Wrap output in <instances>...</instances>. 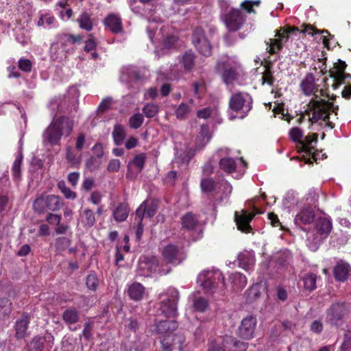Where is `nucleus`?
<instances>
[{
	"mask_svg": "<svg viewBox=\"0 0 351 351\" xmlns=\"http://www.w3.org/2000/svg\"><path fill=\"white\" fill-rule=\"evenodd\" d=\"M143 123V117L140 113H136L129 119L130 126L134 129L139 128Z\"/></svg>",
	"mask_w": 351,
	"mask_h": 351,
	"instance_id": "obj_52",
	"label": "nucleus"
},
{
	"mask_svg": "<svg viewBox=\"0 0 351 351\" xmlns=\"http://www.w3.org/2000/svg\"><path fill=\"white\" fill-rule=\"evenodd\" d=\"M128 293L130 299L139 301L144 296L145 287L139 282H134L129 287Z\"/></svg>",
	"mask_w": 351,
	"mask_h": 351,
	"instance_id": "obj_25",
	"label": "nucleus"
},
{
	"mask_svg": "<svg viewBox=\"0 0 351 351\" xmlns=\"http://www.w3.org/2000/svg\"><path fill=\"white\" fill-rule=\"evenodd\" d=\"M77 21L80 27L86 31H90L93 28V23L88 14L83 13L80 15Z\"/></svg>",
	"mask_w": 351,
	"mask_h": 351,
	"instance_id": "obj_40",
	"label": "nucleus"
},
{
	"mask_svg": "<svg viewBox=\"0 0 351 351\" xmlns=\"http://www.w3.org/2000/svg\"><path fill=\"white\" fill-rule=\"evenodd\" d=\"M210 139L209 127L207 125H202L196 137V145L203 147Z\"/></svg>",
	"mask_w": 351,
	"mask_h": 351,
	"instance_id": "obj_27",
	"label": "nucleus"
},
{
	"mask_svg": "<svg viewBox=\"0 0 351 351\" xmlns=\"http://www.w3.org/2000/svg\"><path fill=\"white\" fill-rule=\"evenodd\" d=\"M120 161L117 159H112L110 160L107 170L110 172H117L120 169Z\"/></svg>",
	"mask_w": 351,
	"mask_h": 351,
	"instance_id": "obj_62",
	"label": "nucleus"
},
{
	"mask_svg": "<svg viewBox=\"0 0 351 351\" xmlns=\"http://www.w3.org/2000/svg\"><path fill=\"white\" fill-rule=\"evenodd\" d=\"M257 320L254 315H247L241 322L238 329V335L243 339L250 340L254 337Z\"/></svg>",
	"mask_w": 351,
	"mask_h": 351,
	"instance_id": "obj_9",
	"label": "nucleus"
},
{
	"mask_svg": "<svg viewBox=\"0 0 351 351\" xmlns=\"http://www.w3.org/2000/svg\"><path fill=\"white\" fill-rule=\"evenodd\" d=\"M54 120L59 130L62 132V136H69L71 134L73 128V120L66 116H61Z\"/></svg>",
	"mask_w": 351,
	"mask_h": 351,
	"instance_id": "obj_21",
	"label": "nucleus"
},
{
	"mask_svg": "<svg viewBox=\"0 0 351 351\" xmlns=\"http://www.w3.org/2000/svg\"><path fill=\"white\" fill-rule=\"evenodd\" d=\"M66 159L73 165H78L81 162L80 156H77L70 147L66 148Z\"/></svg>",
	"mask_w": 351,
	"mask_h": 351,
	"instance_id": "obj_51",
	"label": "nucleus"
},
{
	"mask_svg": "<svg viewBox=\"0 0 351 351\" xmlns=\"http://www.w3.org/2000/svg\"><path fill=\"white\" fill-rule=\"evenodd\" d=\"M181 63L185 70H191L195 64V54L191 51L185 52L182 56Z\"/></svg>",
	"mask_w": 351,
	"mask_h": 351,
	"instance_id": "obj_36",
	"label": "nucleus"
},
{
	"mask_svg": "<svg viewBox=\"0 0 351 351\" xmlns=\"http://www.w3.org/2000/svg\"><path fill=\"white\" fill-rule=\"evenodd\" d=\"M143 112L148 118H152L155 117L158 112V106L156 104L149 103L147 104L143 108Z\"/></svg>",
	"mask_w": 351,
	"mask_h": 351,
	"instance_id": "obj_49",
	"label": "nucleus"
},
{
	"mask_svg": "<svg viewBox=\"0 0 351 351\" xmlns=\"http://www.w3.org/2000/svg\"><path fill=\"white\" fill-rule=\"evenodd\" d=\"M61 219L60 215L49 213L46 217V221L50 224L59 225Z\"/></svg>",
	"mask_w": 351,
	"mask_h": 351,
	"instance_id": "obj_63",
	"label": "nucleus"
},
{
	"mask_svg": "<svg viewBox=\"0 0 351 351\" xmlns=\"http://www.w3.org/2000/svg\"><path fill=\"white\" fill-rule=\"evenodd\" d=\"M240 64L236 62L226 60L218 61L215 66L216 72L221 76L226 84H232L239 76Z\"/></svg>",
	"mask_w": 351,
	"mask_h": 351,
	"instance_id": "obj_4",
	"label": "nucleus"
},
{
	"mask_svg": "<svg viewBox=\"0 0 351 351\" xmlns=\"http://www.w3.org/2000/svg\"><path fill=\"white\" fill-rule=\"evenodd\" d=\"M129 213L128 205L123 203L120 204L113 212V216L117 221H125Z\"/></svg>",
	"mask_w": 351,
	"mask_h": 351,
	"instance_id": "obj_33",
	"label": "nucleus"
},
{
	"mask_svg": "<svg viewBox=\"0 0 351 351\" xmlns=\"http://www.w3.org/2000/svg\"><path fill=\"white\" fill-rule=\"evenodd\" d=\"M298 27H291L285 26L280 27L276 31L275 38H269L266 43L268 52L270 54H276L280 51L284 45H285L289 39L290 34L295 32H298Z\"/></svg>",
	"mask_w": 351,
	"mask_h": 351,
	"instance_id": "obj_5",
	"label": "nucleus"
},
{
	"mask_svg": "<svg viewBox=\"0 0 351 351\" xmlns=\"http://www.w3.org/2000/svg\"><path fill=\"white\" fill-rule=\"evenodd\" d=\"M159 261L154 256L143 257L140 262L139 268L142 270V275L149 276L152 273L158 270Z\"/></svg>",
	"mask_w": 351,
	"mask_h": 351,
	"instance_id": "obj_14",
	"label": "nucleus"
},
{
	"mask_svg": "<svg viewBox=\"0 0 351 351\" xmlns=\"http://www.w3.org/2000/svg\"><path fill=\"white\" fill-rule=\"evenodd\" d=\"M238 261L239 267L249 271L254 265V255L252 252L245 251L239 254Z\"/></svg>",
	"mask_w": 351,
	"mask_h": 351,
	"instance_id": "obj_22",
	"label": "nucleus"
},
{
	"mask_svg": "<svg viewBox=\"0 0 351 351\" xmlns=\"http://www.w3.org/2000/svg\"><path fill=\"white\" fill-rule=\"evenodd\" d=\"M71 245V240L65 237H58L56 240L55 247L56 250L62 252L67 249Z\"/></svg>",
	"mask_w": 351,
	"mask_h": 351,
	"instance_id": "obj_50",
	"label": "nucleus"
},
{
	"mask_svg": "<svg viewBox=\"0 0 351 351\" xmlns=\"http://www.w3.org/2000/svg\"><path fill=\"white\" fill-rule=\"evenodd\" d=\"M162 349L164 351H171L173 343L170 339V336L162 337L160 341Z\"/></svg>",
	"mask_w": 351,
	"mask_h": 351,
	"instance_id": "obj_60",
	"label": "nucleus"
},
{
	"mask_svg": "<svg viewBox=\"0 0 351 351\" xmlns=\"http://www.w3.org/2000/svg\"><path fill=\"white\" fill-rule=\"evenodd\" d=\"M289 136L294 142H298L300 143L303 136V132L300 128H293L289 131Z\"/></svg>",
	"mask_w": 351,
	"mask_h": 351,
	"instance_id": "obj_54",
	"label": "nucleus"
},
{
	"mask_svg": "<svg viewBox=\"0 0 351 351\" xmlns=\"http://www.w3.org/2000/svg\"><path fill=\"white\" fill-rule=\"evenodd\" d=\"M193 43L202 55L209 57L212 54V47L206 38L204 31L202 27H197L194 29L192 36Z\"/></svg>",
	"mask_w": 351,
	"mask_h": 351,
	"instance_id": "obj_8",
	"label": "nucleus"
},
{
	"mask_svg": "<svg viewBox=\"0 0 351 351\" xmlns=\"http://www.w3.org/2000/svg\"><path fill=\"white\" fill-rule=\"evenodd\" d=\"M112 99L110 97H108L104 99L98 107V109H97L98 113H104L106 110H108L110 108V107L112 104Z\"/></svg>",
	"mask_w": 351,
	"mask_h": 351,
	"instance_id": "obj_57",
	"label": "nucleus"
},
{
	"mask_svg": "<svg viewBox=\"0 0 351 351\" xmlns=\"http://www.w3.org/2000/svg\"><path fill=\"white\" fill-rule=\"evenodd\" d=\"M317 276L315 274H306L303 277V284L305 289L312 291L316 288Z\"/></svg>",
	"mask_w": 351,
	"mask_h": 351,
	"instance_id": "obj_38",
	"label": "nucleus"
},
{
	"mask_svg": "<svg viewBox=\"0 0 351 351\" xmlns=\"http://www.w3.org/2000/svg\"><path fill=\"white\" fill-rule=\"evenodd\" d=\"M12 303L7 298L0 299V319H5L11 313Z\"/></svg>",
	"mask_w": 351,
	"mask_h": 351,
	"instance_id": "obj_31",
	"label": "nucleus"
},
{
	"mask_svg": "<svg viewBox=\"0 0 351 351\" xmlns=\"http://www.w3.org/2000/svg\"><path fill=\"white\" fill-rule=\"evenodd\" d=\"M81 221L84 226L92 227L95 223L94 212L90 208H86L80 215Z\"/></svg>",
	"mask_w": 351,
	"mask_h": 351,
	"instance_id": "obj_35",
	"label": "nucleus"
},
{
	"mask_svg": "<svg viewBox=\"0 0 351 351\" xmlns=\"http://www.w3.org/2000/svg\"><path fill=\"white\" fill-rule=\"evenodd\" d=\"M62 317L66 324H74L80 319V312L75 308L71 307L63 312Z\"/></svg>",
	"mask_w": 351,
	"mask_h": 351,
	"instance_id": "obj_26",
	"label": "nucleus"
},
{
	"mask_svg": "<svg viewBox=\"0 0 351 351\" xmlns=\"http://www.w3.org/2000/svg\"><path fill=\"white\" fill-rule=\"evenodd\" d=\"M161 300L160 310L167 317L175 318L178 315L177 303L179 300V292L173 287H169L166 292L159 295Z\"/></svg>",
	"mask_w": 351,
	"mask_h": 351,
	"instance_id": "obj_2",
	"label": "nucleus"
},
{
	"mask_svg": "<svg viewBox=\"0 0 351 351\" xmlns=\"http://www.w3.org/2000/svg\"><path fill=\"white\" fill-rule=\"evenodd\" d=\"M29 323V317L27 314L23 313L15 323V337L18 339L25 338L27 335V330Z\"/></svg>",
	"mask_w": 351,
	"mask_h": 351,
	"instance_id": "obj_19",
	"label": "nucleus"
},
{
	"mask_svg": "<svg viewBox=\"0 0 351 351\" xmlns=\"http://www.w3.org/2000/svg\"><path fill=\"white\" fill-rule=\"evenodd\" d=\"M193 304L194 308L199 312H204L208 307V300L203 297L195 298Z\"/></svg>",
	"mask_w": 351,
	"mask_h": 351,
	"instance_id": "obj_44",
	"label": "nucleus"
},
{
	"mask_svg": "<svg viewBox=\"0 0 351 351\" xmlns=\"http://www.w3.org/2000/svg\"><path fill=\"white\" fill-rule=\"evenodd\" d=\"M219 166L224 171L230 173L235 171L236 163L231 158H223L219 161Z\"/></svg>",
	"mask_w": 351,
	"mask_h": 351,
	"instance_id": "obj_39",
	"label": "nucleus"
},
{
	"mask_svg": "<svg viewBox=\"0 0 351 351\" xmlns=\"http://www.w3.org/2000/svg\"><path fill=\"white\" fill-rule=\"evenodd\" d=\"M230 279L232 280V287L234 291H239L244 288L247 284L246 277L239 273L235 272L231 274Z\"/></svg>",
	"mask_w": 351,
	"mask_h": 351,
	"instance_id": "obj_29",
	"label": "nucleus"
},
{
	"mask_svg": "<svg viewBox=\"0 0 351 351\" xmlns=\"http://www.w3.org/2000/svg\"><path fill=\"white\" fill-rule=\"evenodd\" d=\"M23 154L22 152H20L16 158L15 160L14 161L12 165V174L14 178L17 180L21 178V166L23 161Z\"/></svg>",
	"mask_w": 351,
	"mask_h": 351,
	"instance_id": "obj_41",
	"label": "nucleus"
},
{
	"mask_svg": "<svg viewBox=\"0 0 351 351\" xmlns=\"http://www.w3.org/2000/svg\"><path fill=\"white\" fill-rule=\"evenodd\" d=\"M33 208L38 213H43L47 209L46 197L41 196L37 198L33 204Z\"/></svg>",
	"mask_w": 351,
	"mask_h": 351,
	"instance_id": "obj_45",
	"label": "nucleus"
},
{
	"mask_svg": "<svg viewBox=\"0 0 351 351\" xmlns=\"http://www.w3.org/2000/svg\"><path fill=\"white\" fill-rule=\"evenodd\" d=\"M254 216V214L250 213L245 210H242L241 213L238 211H235L234 221L238 230L245 233L250 232L252 230L250 222Z\"/></svg>",
	"mask_w": 351,
	"mask_h": 351,
	"instance_id": "obj_13",
	"label": "nucleus"
},
{
	"mask_svg": "<svg viewBox=\"0 0 351 351\" xmlns=\"http://www.w3.org/2000/svg\"><path fill=\"white\" fill-rule=\"evenodd\" d=\"M333 272L337 280L344 282L351 274V267L348 263L339 261L334 267Z\"/></svg>",
	"mask_w": 351,
	"mask_h": 351,
	"instance_id": "obj_17",
	"label": "nucleus"
},
{
	"mask_svg": "<svg viewBox=\"0 0 351 351\" xmlns=\"http://www.w3.org/2000/svg\"><path fill=\"white\" fill-rule=\"evenodd\" d=\"M182 228L193 230L198 225V219L195 215L187 213L181 219Z\"/></svg>",
	"mask_w": 351,
	"mask_h": 351,
	"instance_id": "obj_28",
	"label": "nucleus"
},
{
	"mask_svg": "<svg viewBox=\"0 0 351 351\" xmlns=\"http://www.w3.org/2000/svg\"><path fill=\"white\" fill-rule=\"evenodd\" d=\"M145 159L146 156L144 154L137 155L133 159L134 165L139 169V171H141L143 169Z\"/></svg>",
	"mask_w": 351,
	"mask_h": 351,
	"instance_id": "obj_58",
	"label": "nucleus"
},
{
	"mask_svg": "<svg viewBox=\"0 0 351 351\" xmlns=\"http://www.w3.org/2000/svg\"><path fill=\"white\" fill-rule=\"evenodd\" d=\"M158 208V201L156 199H146L137 208L136 211V217L140 220L144 217L152 218L155 215Z\"/></svg>",
	"mask_w": 351,
	"mask_h": 351,
	"instance_id": "obj_12",
	"label": "nucleus"
},
{
	"mask_svg": "<svg viewBox=\"0 0 351 351\" xmlns=\"http://www.w3.org/2000/svg\"><path fill=\"white\" fill-rule=\"evenodd\" d=\"M230 341V342L233 344V346L235 348V351H245L247 348V343L238 341L237 339H232V337H229L227 339V341Z\"/></svg>",
	"mask_w": 351,
	"mask_h": 351,
	"instance_id": "obj_56",
	"label": "nucleus"
},
{
	"mask_svg": "<svg viewBox=\"0 0 351 351\" xmlns=\"http://www.w3.org/2000/svg\"><path fill=\"white\" fill-rule=\"evenodd\" d=\"M58 188L64 194L66 199H74L76 198V193L68 188L64 180L59 181L58 183Z\"/></svg>",
	"mask_w": 351,
	"mask_h": 351,
	"instance_id": "obj_43",
	"label": "nucleus"
},
{
	"mask_svg": "<svg viewBox=\"0 0 351 351\" xmlns=\"http://www.w3.org/2000/svg\"><path fill=\"white\" fill-rule=\"evenodd\" d=\"M112 136L114 143L117 145H120L123 143L125 138V134L124 128L121 125H115L112 132Z\"/></svg>",
	"mask_w": 351,
	"mask_h": 351,
	"instance_id": "obj_37",
	"label": "nucleus"
},
{
	"mask_svg": "<svg viewBox=\"0 0 351 351\" xmlns=\"http://www.w3.org/2000/svg\"><path fill=\"white\" fill-rule=\"evenodd\" d=\"M229 108L234 111L244 113L239 118H244L252 108V99L246 93L238 92L233 94L229 100Z\"/></svg>",
	"mask_w": 351,
	"mask_h": 351,
	"instance_id": "obj_6",
	"label": "nucleus"
},
{
	"mask_svg": "<svg viewBox=\"0 0 351 351\" xmlns=\"http://www.w3.org/2000/svg\"><path fill=\"white\" fill-rule=\"evenodd\" d=\"M178 327V323L174 321L165 320L157 322L154 326V332L161 335V337L170 336Z\"/></svg>",
	"mask_w": 351,
	"mask_h": 351,
	"instance_id": "obj_16",
	"label": "nucleus"
},
{
	"mask_svg": "<svg viewBox=\"0 0 351 351\" xmlns=\"http://www.w3.org/2000/svg\"><path fill=\"white\" fill-rule=\"evenodd\" d=\"M300 87L304 94L310 95L318 90L315 84V77L312 73H308L304 79L301 82Z\"/></svg>",
	"mask_w": 351,
	"mask_h": 351,
	"instance_id": "obj_24",
	"label": "nucleus"
},
{
	"mask_svg": "<svg viewBox=\"0 0 351 351\" xmlns=\"http://www.w3.org/2000/svg\"><path fill=\"white\" fill-rule=\"evenodd\" d=\"M323 239L324 238L319 234L315 235L313 232H309L306 239L307 245L311 251L315 252L319 248Z\"/></svg>",
	"mask_w": 351,
	"mask_h": 351,
	"instance_id": "obj_34",
	"label": "nucleus"
},
{
	"mask_svg": "<svg viewBox=\"0 0 351 351\" xmlns=\"http://www.w3.org/2000/svg\"><path fill=\"white\" fill-rule=\"evenodd\" d=\"M317 138L318 135L317 134H308L304 140L301 141L300 144L306 152L311 154L317 143Z\"/></svg>",
	"mask_w": 351,
	"mask_h": 351,
	"instance_id": "obj_30",
	"label": "nucleus"
},
{
	"mask_svg": "<svg viewBox=\"0 0 351 351\" xmlns=\"http://www.w3.org/2000/svg\"><path fill=\"white\" fill-rule=\"evenodd\" d=\"M346 66L347 65L345 62L339 60V62L335 64L337 71L335 73L332 75V77H335L337 80L343 81L344 80V71Z\"/></svg>",
	"mask_w": 351,
	"mask_h": 351,
	"instance_id": "obj_46",
	"label": "nucleus"
},
{
	"mask_svg": "<svg viewBox=\"0 0 351 351\" xmlns=\"http://www.w3.org/2000/svg\"><path fill=\"white\" fill-rule=\"evenodd\" d=\"M47 207L51 211L59 210L63 206L60 197L54 195L46 196Z\"/></svg>",
	"mask_w": 351,
	"mask_h": 351,
	"instance_id": "obj_32",
	"label": "nucleus"
},
{
	"mask_svg": "<svg viewBox=\"0 0 351 351\" xmlns=\"http://www.w3.org/2000/svg\"><path fill=\"white\" fill-rule=\"evenodd\" d=\"M348 311L342 303H334L326 311V322L332 326H338Z\"/></svg>",
	"mask_w": 351,
	"mask_h": 351,
	"instance_id": "obj_10",
	"label": "nucleus"
},
{
	"mask_svg": "<svg viewBox=\"0 0 351 351\" xmlns=\"http://www.w3.org/2000/svg\"><path fill=\"white\" fill-rule=\"evenodd\" d=\"M315 219V211L311 206L302 208L295 217L294 221L297 225L309 224Z\"/></svg>",
	"mask_w": 351,
	"mask_h": 351,
	"instance_id": "obj_18",
	"label": "nucleus"
},
{
	"mask_svg": "<svg viewBox=\"0 0 351 351\" xmlns=\"http://www.w3.org/2000/svg\"><path fill=\"white\" fill-rule=\"evenodd\" d=\"M19 67L26 72H29L32 69V62L28 59H21L19 62Z\"/></svg>",
	"mask_w": 351,
	"mask_h": 351,
	"instance_id": "obj_64",
	"label": "nucleus"
},
{
	"mask_svg": "<svg viewBox=\"0 0 351 351\" xmlns=\"http://www.w3.org/2000/svg\"><path fill=\"white\" fill-rule=\"evenodd\" d=\"M44 347V341L39 336L35 337L28 346V351H42Z\"/></svg>",
	"mask_w": 351,
	"mask_h": 351,
	"instance_id": "obj_48",
	"label": "nucleus"
},
{
	"mask_svg": "<svg viewBox=\"0 0 351 351\" xmlns=\"http://www.w3.org/2000/svg\"><path fill=\"white\" fill-rule=\"evenodd\" d=\"M338 109V106H335L328 101L313 98L308 104V110L312 112V117L309 120L315 122L323 121L326 125L332 128V123L329 121L330 112L337 114Z\"/></svg>",
	"mask_w": 351,
	"mask_h": 351,
	"instance_id": "obj_1",
	"label": "nucleus"
},
{
	"mask_svg": "<svg viewBox=\"0 0 351 351\" xmlns=\"http://www.w3.org/2000/svg\"><path fill=\"white\" fill-rule=\"evenodd\" d=\"M315 229L318 234L326 238L331 232L332 223L327 218L319 217L315 221Z\"/></svg>",
	"mask_w": 351,
	"mask_h": 351,
	"instance_id": "obj_23",
	"label": "nucleus"
},
{
	"mask_svg": "<svg viewBox=\"0 0 351 351\" xmlns=\"http://www.w3.org/2000/svg\"><path fill=\"white\" fill-rule=\"evenodd\" d=\"M62 136V132L59 130L57 124L53 119L43 133V141H47L51 145H57Z\"/></svg>",
	"mask_w": 351,
	"mask_h": 351,
	"instance_id": "obj_15",
	"label": "nucleus"
},
{
	"mask_svg": "<svg viewBox=\"0 0 351 351\" xmlns=\"http://www.w3.org/2000/svg\"><path fill=\"white\" fill-rule=\"evenodd\" d=\"M104 24L114 34L120 33L123 30L121 19L117 14H109L104 19Z\"/></svg>",
	"mask_w": 351,
	"mask_h": 351,
	"instance_id": "obj_20",
	"label": "nucleus"
},
{
	"mask_svg": "<svg viewBox=\"0 0 351 351\" xmlns=\"http://www.w3.org/2000/svg\"><path fill=\"white\" fill-rule=\"evenodd\" d=\"M223 22L230 32L239 30L245 22V16L239 9L231 8L223 16Z\"/></svg>",
	"mask_w": 351,
	"mask_h": 351,
	"instance_id": "obj_7",
	"label": "nucleus"
},
{
	"mask_svg": "<svg viewBox=\"0 0 351 351\" xmlns=\"http://www.w3.org/2000/svg\"><path fill=\"white\" fill-rule=\"evenodd\" d=\"M197 282L206 293H213L221 282L225 286L224 278L219 269L205 270L197 277Z\"/></svg>",
	"mask_w": 351,
	"mask_h": 351,
	"instance_id": "obj_3",
	"label": "nucleus"
},
{
	"mask_svg": "<svg viewBox=\"0 0 351 351\" xmlns=\"http://www.w3.org/2000/svg\"><path fill=\"white\" fill-rule=\"evenodd\" d=\"M200 187L204 193L212 192L215 188V182L211 178H203L201 180Z\"/></svg>",
	"mask_w": 351,
	"mask_h": 351,
	"instance_id": "obj_47",
	"label": "nucleus"
},
{
	"mask_svg": "<svg viewBox=\"0 0 351 351\" xmlns=\"http://www.w3.org/2000/svg\"><path fill=\"white\" fill-rule=\"evenodd\" d=\"M82 40V37L80 36H73L65 34L62 36V45H65L66 43H71V51H73V45L76 43H80Z\"/></svg>",
	"mask_w": 351,
	"mask_h": 351,
	"instance_id": "obj_53",
	"label": "nucleus"
},
{
	"mask_svg": "<svg viewBox=\"0 0 351 351\" xmlns=\"http://www.w3.org/2000/svg\"><path fill=\"white\" fill-rule=\"evenodd\" d=\"M189 112V106L182 103L176 110V115L177 118L182 119L184 118Z\"/></svg>",
	"mask_w": 351,
	"mask_h": 351,
	"instance_id": "obj_55",
	"label": "nucleus"
},
{
	"mask_svg": "<svg viewBox=\"0 0 351 351\" xmlns=\"http://www.w3.org/2000/svg\"><path fill=\"white\" fill-rule=\"evenodd\" d=\"M162 254L167 262L173 265L180 264L186 257L183 251L173 244H169L165 247Z\"/></svg>",
	"mask_w": 351,
	"mask_h": 351,
	"instance_id": "obj_11",
	"label": "nucleus"
},
{
	"mask_svg": "<svg viewBox=\"0 0 351 351\" xmlns=\"http://www.w3.org/2000/svg\"><path fill=\"white\" fill-rule=\"evenodd\" d=\"M173 345H178V349L180 351H182L184 348V343L185 342V337L181 333L176 334L173 339Z\"/></svg>",
	"mask_w": 351,
	"mask_h": 351,
	"instance_id": "obj_59",
	"label": "nucleus"
},
{
	"mask_svg": "<svg viewBox=\"0 0 351 351\" xmlns=\"http://www.w3.org/2000/svg\"><path fill=\"white\" fill-rule=\"evenodd\" d=\"M263 84L267 83L269 85H273L274 77L272 76V72L269 66L267 67L265 73L262 77Z\"/></svg>",
	"mask_w": 351,
	"mask_h": 351,
	"instance_id": "obj_61",
	"label": "nucleus"
},
{
	"mask_svg": "<svg viewBox=\"0 0 351 351\" xmlns=\"http://www.w3.org/2000/svg\"><path fill=\"white\" fill-rule=\"evenodd\" d=\"M87 287L92 291H95L99 284V280L95 272L91 271L86 277Z\"/></svg>",
	"mask_w": 351,
	"mask_h": 351,
	"instance_id": "obj_42",
	"label": "nucleus"
}]
</instances>
